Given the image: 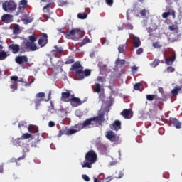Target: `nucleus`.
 I'll return each mask as SVG.
<instances>
[{"instance_id":"46","label":"nucleus","mask_w":182,"mask_h":182,"mask_svg":"<svg viewBox=\"0 0 182 182\" xmlns=\"http://www.w3.org/2000/svg\"><path fill=\"white\" fill-rule=\"evenodd\" d=\"M36 99H39V98H42V97H45V92H38L36 95Z\"/></svg>"},{"instance_id":"51","label":"nucleus","mask_w":182,"mask_h":182,"mask_svg":"<svg viewBox=\"0 0 182 182\" xmlns=\"http://www.w3.org/2000/svg\"><path fill=\"white\" fill-rule=\"evenodd\" d=\"M140 86H141V85L140 83H136L134 85V90H140Z\"/></svg>"},{"instance_id":"41","label":"nucleus","mask_w":182,"mask_h":182,"mask_svg":"<svg viewBox=\"0 0 182 182\" xmlns=\"http://www.w3.org/2000/svg\"><path fill=\"white\" fill-rule=\"evenodd\" d=\"M85 127H86V126L83 125V122H82V124H77L75 126V128L77 129L75 130H78V132H80V130H82V129H85Z\"/></svg>"},{"instance_id":"53","label":"nucleus","mask_w":182,"mask_h":182,"mask_svg":"<svg viewBox=\"0 0 182 182\" xmlns=\"http://www.w3.org/2000/svg\"><path fill=\"white\" fill-rule=\"evenodd\" d=\"M170 12L171 15L172 16V18L176 19V11H174V9H171Z\"/></svg>"},{"instance_id":"6","label":"nucleus","mask_w":182,"mask_h":182,"mask_svg":"<svg viewBox=\"0 0 182 182\" xmlns=\"http://www.w3.org/2000/svg\"><path fill=\"white\" fill-rule=\"evenodd\" d=\"M105 137L109 140V141H112V143H114L115 144H120L122 143L120 137L116 135L112 130L106 132Z\"/></svg>"},{"instance_id":"61","label":"nucleus","mask_w":182,"mask_h":182,"mask_svg":"<svg viewBox=\"0 0 182 182\" xmlns=\"http://www.w3.org/2000/svg\"><path fill=\"white\" fill-rule=\"evenodd\" d=\"M158 91L159 93H161V95H164V89L161 87L158 88Z\"/></svg>"},{"instance_id":"11","label":"nucleus","mask_w":182,"mask_h":182,"mask_svg":"<svg viewBox=\"0 0 182 182\" xmlns=\"http://www.w3.org/2000/svg\"><path fill=\"white\" fill-rule=\"evenodd\" d=\"M109 129L111 130H114L115 132H119L122 129V122L120 120H115L113 124L109 125Z\"/></svg>"},{"instance_id":"9","label":"nucleus","mask_w":182,"mask_h":182,"mask_svg":"<svg viewBox=\"0 0 182 182\" xmlns=\"http://www.w3.org/2000/svg\"><path fill=\"white\" fill-rule=\"evenodd\" d=\"M28 59L26 55H18L15 58V62L18 63V65H26L28 63Z\"/></svg>"},{"instance_id":"37","label":"nucleus","mask_w":182,"mask_h":182,"mask_svg":"<svg viewBox=\"0 0 182 182\" xmlns=\"http://www.w3.org/2000/svg\"><path fill=\"white\" fill-rule=\"evenodd\" d=\"M87 18V14L86 13H79L77 14L78 19H86Z\"/></svg>"},{"instance_id":"62","label":"nucleus","mask_w":182,"mask_h":182,"mask_svg":"<svg viewBox=\"0 0 182 182\" xmlns=\"http://www.w3.org/2000/svg\"><path fill=\"white\" fill-rule=\"evenodd\" d=\"M123 176H124V173H123V171H119V176H116V178H122V177H123Z\"/></svg>"},{"instance_id":"54","label":"nucleus","mask_w":182,"mask_h":182,"mask_svg":"<svg viewBox=\"0 0 182 182\" xmlns=\"http://www.w3.org/2000/svg\"><path fill=\"white\" fill-rule=\"evenodd\" d=\"M117 63H119V65H124L126 63V60H119V59H117L116 60Z\"/></svg>"},{"instance_id":"19","label":"nucleus","mask_w":182,"mask_h":182,"mask_svg":"<svg viewBox=\"0 0 182 182\" xmlns=\"http://www.w3.org/2000/svg\"><path fill=\"white\" fill-rule=\"evenodd\" d=\"M70 96V92L68 90H65V92H62L61 93V100L62 102H69L68 100V98Z\"/></svg>"},{"instance_id":"15","label":"nucleus","mask_w":182,"mask_h":182,"mask_svg":"<svg viewBox=\"0 0 182 182\" xmlns=\"http://www.w3.org/2000/svg\"><path fill=\"white\" fill-rule=\"evenodd\" d=\"M65 35L68 39H75V28L71 31L68 30L65 32Z\"/></svg>"},{"instance_id":"50","label":"nucleus","mask_w":182,"mask_h":182,"mask_svg":"<svg viewBox=\"0 0 182 182\" xmlns=\"http://www.w3.org/2000/svg\"><path fill=\"white\" fill-rule=\"evenodd\" d=\"M41 142V140L37 139L35 142L31 144V147H38V144Z\"/></svg>"},{"instance_id":"26","label":"nucleus","mask_w":182,"mask_h":182,"mask_svg":"<svg viewBox=\"0 0 182 182\" xmlns=\"http://www.w3.org/2000/svg\"><path fill=\"white\" fill-rule=\"evenodd\" d=\"M31 137H32V134L29 133H25L20 138H18V140H26L28 139H31Z\"/></svg>"},{"instance_id":"49","label":"nucleus","mask_w":182,"mask_h":182,"mask_svg":"<svg viewBox=\"0 0 182 182\" xmlns=\"http://www.w3.org/2000/svg\"><path fill=\"white\" fill-rule=\"evenodd\" d=\"M131 69H132V73L134 75V73H136V72L139 70V67H136V65H134L131 68Z\"/></svg>"},{"instance_id":"8","label":"nucleus","mask_w":182,"mask_h":182,"mask_svg":"<svg viewBox=\"0 0 182 182\" xmlns=\"http://www.w3.org/2000/svg\"><path fill=\"white\" fill-rule=\"evenodd\" d=\"M38 43L40 48H45L48 45V34L43 33L38 39Z\"/></svg>"},{"instance_id":"39","label":"nucleus","mask_w":182,"mask_h":182,"mask_svg":"<svg viewBox=\"0 0 182 182\" xmlns=\"http://www.w3.org/2000/svg\"><path fill=\"white\" fill-rule=\"evenodd\" d=\"M55 50L56 53H58L59 55H62L63 53V48L62 47H58V46H54Z\"/></svg>"},{"instance_id":"28","label":"nucleus","mask_w":182,"mask_h":182,"mask_svg":"<svg viewBox=\"0 0 182 182\" xmlns=\"http://www.w3.org/2000/svg\"><path fill=\"white\" fill-rule=\"evenodd\" d=\"M41 102H43V98L36 99L34 100L36 110H38V109H39V106H41Z\"/></svg>"},{"instance_id":"7","label":"nucleus","mask_w":182,"mask_h":182,"mask_svg":"<svg viewBox=\"0 0 182 182\" xmlns=\"http://www.w3.org/2000/svg\"><path fill=\"white\" fill-rule=\"evenodd\" d=\"M68 102H70L73 107H77V106H80L83 104V102L80 100V98L74 97L73 95H72V97L69 100Z\"/></svg>"},{"instance_id":"4","label":"nucleus","mask_w":182,"mask_h":182,"mask_svg":"<svg viewBox=\"0 0 182 182\" xmlns=\"http://www.w3.org/2000/svg\"><path fill=\"white\" fill-rule=\"evenodd\" d=\"M16 8H18V4L13 0L6 1L2 4V9L4 11L9 14L15 12Z\"/></svg>"},{"instance_id":"38","label":"nucleus","mask_w":182,"mask_h":182,"mask_svg":"<svg viewBox=\"0 0 182 182\" xmlns=\"http://www.w3.org/2000/svg\"><path fill=\"white\" fill-rule=\"evenodd\" d=\"M169 30H171L173 32H177V31H178V26L173 24L172 26H168Z\"/></svg>"},{"instance_id":"10","label":"nucleus","mask_w":182,"mask_h":182,"mask_svg":"<svg viewBox=\"0 0 182 182\" xmlns=\"http://www.w3.org/2000/svg\"><path fill=\"white\" fill-rule=\"evenodd\" d=\"M120 114L124 117V119H132V117H133L134 112L132 109H125L120 113Z\"/></svg>"},{"instance_id":"60","label":"nucleus","mask_w":182,"mask_h":182,"mask_svg":"<svg viewBox=\"0 0 182 182\" xmlns=\"http://www.w3.org/2000/svg\"><path fill=\"white\" fill-rule=\"evenodd\" d=\"M105 2L109 5V6H112V5H113V0H105Z\"/></svg>"},{"instance_id":"18","label":"nucleus","mask_w":182,"mask_h":182,"mask_svg":"<svg viewBox=\"0 0 182 182\" xmlns=\"http://www.w3.org/2000/svg\"><path fill=\"white\" fill-rule=\"evenodd\" d=\"M170 122L174 127H176V129H181V122L176 118H170Z\"/></svg>"},{"instance_id":"3","label":"nucleus","mask_w":182,"mask_h":182,"mask_svg":"<svg viewBox=\"0 0 182 182\" xmlns=\"http://www.w3.org/2000/svg\"><path fill=\"white\" fill-rule=\"evenodd\" d=\"M97 161V154L93 149L88 151L85 155V161L82 164V168H92V165Z\"/></svg>"},{"instance_id":"22","label":"nucleus","mask_w":182,"mask_h":182,"mask_svg":"<svg viewBox=\"0 0 182 182\" xmlns=\"http://www.w3.org/2000/svg\"><path fill=\"white\" fill-rule=\"evenodd\" d=\"M28 130L29 133H31V134H36L39 132V130L38 129V127L35 125H29L28 127Z\"/></svg>"},{"instance_id":"25","label":"nucleus","mask_w":182,"mask_h":182,"mask_svg":"<svg viewBox=\"0 0 182 182\" xmlns=\"http://www.w3.org/2000/svg\"><path fill=\"white\" fill-rule=\"evenodd\" d=\"M156 95H146V100H149V102H153V100H154V99H156V100H161V98H156Z\"/></svg>"},{"instance_id":"32","label":"nucleus","mask_w":182,"mask_h":182,"mask_svg":"<svg viewBox=\"0 0 182 182\" xmlns=\"http://www.w3.org/2000/svg\"><path fill=\"white\" fill-rule=\"evenodd\" d=\"M77 132H79V130H76V129H68L65 132V134L66 136H70L72 134H75V133H77Z\"/></svg>"},{"instance_id":"14","label":"nucleus","mask_w":182,"mask_h":182,"mask_svg":"<svg viewBox=\"0 0 182 182\" xmlns=\"http://www.w3.org/2000/svg\"><path fill=\"white\" fill-rule=\"evenodd\" d=\"M9 49L12 50V53H14V55H16V53H18L20 52L21 53V46L18 44H11L9 46Z\"/></svg>"},{"instance_id":"55","label":"nucleus","mask_w":182,"mask_h":182,"mask_svg":"<svg viewBox=\"0 0 182 182\" xmlns=\"http://www.w3.org/2000/svg\"><path fill=\"white\" fill-rule=\"evenodd\" d=\"M174 70H175V69L173 67L170 66V67L167 68V72H168V73H171L174 72Z\"/></svg>"},{"instance_id":"56","label":"nucleus","mask_w":182,"mask_h":182,"mask_svg":"<svg viewBox=\"0 0 182 182\" xmlns=\"http://www.w3.org/2000/svg\"><path fill=\"white\" fill-rule=\"evenodd\" d=\"M82 177L85 181H90V178H89L87 175H82Z\"/></svg>"},{"instance_id":"1","label":"nucleus","mask_w":182,"mask_h":182,"mask_svg":"<svg viewBox=\"0 0 182 182\" xmlns=\"http://www.w3.org/2000/svg\"><path fill=\"white\" fill-rule=\"evenodd\" d=\"M83 69L84 68L80 64V61H77L71 65L70 71L77 77V80H83V79L92 75V70L89 69L83 70Z\"/></svg>"},{"instance_id":"5","label":"nucleus","mask_w":182,"mask_h":182,"mask_svg":"<svg viewBox=\"0 0 182 182\" xmlns=\"http://www.w3.org/2000/svg\"><path fill=\"white\" fill-rule=\"evenodd\" d=\"M20 49L21 53H26V52H35V50H38V49L31 45V43H29V41L28 40L21 43Z\"/></svg>"},{"instance_id":"63","label":"nucleus","mask_w":182,"mask_h":182,"mask_svg":"<svg viewBox=\"0 0 182 182\" xmlns=\"http://www.w3.org/2000/svg\"><path fill=\"white\" fill-rule=\"evenodd\" d=\"M125 27L127 28V29L133 30V25L128 23L125 25Z\"/></svg>"},{"instance_id":"35","label":"nucleus","mask_w":182,"mask_h":182,"mask_svg":"<svg viewBox=\"0 0 182 182\" xmlns=\"http://www.w3.org/2000/svg\"><path fill=\"white\" fill-rule=\"evenodd\" d=\"M72 63H75V59L72 58V57H68L66 59L65 64V65H72Z\"/></svg>"},{"instance_id":"13","label":"nucleus","mask_w":182,"mask_h":182,"mask_svg":"<svg viewBox=\"0 0 182 182\" xmlns=\"http://www.w3.org/2000/svg\"><path fill=\"white\" fill-rule=\"evenodd\" d=\"M1 21L4 23H11V22H13L14 18L11 14H4L1 17Z\"/></svg>"},{"instance_id":"24","label":"nucleus","mask_w":182,"mask_h":182,"mask_svg":"<svg viewBox=\"0 0 182 182\" xmlns=\"http://www.w3.org/2000/svg\"><path fill=\"white\" fill-rule=\"evenodd\" d=\"M176 60V55H173L172 57L166 58H165V63L166 65H173V63Z\"/></svg>"},{"instance_id":"64","label":"nucleus","mask_w":182,"mask_h":182,"mask_svg":"<svg viewBox=\"0 0 182 182\" xmlns=\"http://www.w3.org/2000/svg\"><path fill=\"white\" fill-rule=\"evenodd\" d=\"M112 178L111 177H107L102 181V182H110L112 181Z\"/></svg>"},{"instance_id":"52","label":"nucleus","mask_w":182,"mask_h":182,"mask_svg":"<svg viewBox=\"0 0 182 182\" xmlns=\"http://www.w3.org/2000/svg\"><path fill=\"white\" fill-rule=\"evenodd\" d=\"M50 6H52V4H48L43 7V11H49L50 9Z\"/></svg>"},{"instance_id":"12","label":"nucleus","mask_w":182,"mask_h":182,"mask_svg":"<svg viewBox=\"0 0 182 182\" xmlns=\"http://www.w3.org/2000/svg\"><path fill=\"white\" fill-rule=\"evenodd\" d=\"M97 147L102 154H107L109 151V145L105 144H98Z\"/></svg>"},{"instance_id":"16","label":"nucleus","mask_w":182,"mask_h":182,"mask_svg":"<svg viewBox=\"0 0 182 182\" xmlns=\"http://www.w3.org/2000/svg\"><path fill=\"white\" fill-rule=\"evenodd\" d=\"M83 36H85V31H83V30H80L79 28H75V40L77 41V39H80V38H83Z\"/></svg>"},{"instance_id":"33","label":"nucleus","mask_w":182,"mask_h":182,"mask_svg":"<svg viewBox=\"0 0 182 182\" xmlns=\"http://www.w3.org/2000/svg\"><path fill=\"white\" fill-rule=\"evenodd\" d=\"M17 82H19L20 83H23V86H31V85L32 84V82H27L26 81L23 80V78H20L19 80H18Z\"/></svg>"},{"instance_id":"27","label":"nucleus","mask_w":182,"mask_h":182,"mask_svg":"<svg viewBox=\"0 0 182 182\" xmlns=\"http://www.w3.org/2000/svg\"><path fill=\"white\" fill-rule=\"evenodd\" d=\"M19 5H22V6H19V11L20 12H22V11H23V6H26V5H28V1L27 0H21Z\"/></svg>"},{"instance_id":"59","label":"nucleus","mask_w":182,"mask_h":182,"mask_svg":"<svg viewBox=\"0 0 182 182\" xmlns=\"http://www.w3.org/2000/svg\"><path fill=\"white\" fill-rule=\"evenodd\" d=\"M63 134H66V132L65 130H60L58 134V137L63 136Z\"/></svg>"},{"instance_id":"34","label":"nucleus","mask_w":182,"mask_h":182,"mask_svg":"<svg viewBox=\"0 0 182 182\" xmlns=\"http://www.w3.org/2000/svg\"><path fill=\"white\" fill-rule=\"evenodd\" d=\"M7 57H8V55L6 54V52L5 51L0 52V60H5V59H6Z\"/></svg>"},{"instance_id":"47","label":"nucleus","mask_w":182,"mask_h":182,"mask_svg":"<svg viewBox=\"0 0 182 182\" xmlns=\"http://www.w3.org/2000/svg\"><path fill=\"white\" fill-rule=\"evenodd\" d=\"M147 12H148V11L146 9H142L140 11L141 16H146V15H147Z\"/></svg>"},{"instance_id":"48","label":"nucleus","mask_w":182,"mask_h":182,"mask_svg":"<svg viewBox=\"0 0 182 182\" xmlns=\"http://www.w3.org/2000/svg\"><path fill=\"white\" fill-rule=\"evenodd\" d=\"M10 79H11V80H12L13 82H18V80L19 77H18V76H16V75H13V76H11V77H10Z\"/></svg>"},{"instance_id":"42","label":"nucleus","mask_w":182,"mask_h":182,"mask_svg":"<svg viewBox=\"0 0 182 182\" xmlns=\"http://www.w3.org/2000/svg\"><path fill=\"white\" fill-rule=\"evenodd\" d=\"M160 65V60L159 59H155L151 63V66L152 68H156V66H159Z\"/></svg>"},{"instance_id":"43","label":"nucleus","mask_w":182,"mask_h":182,"mask_svg":"<svg viewBox=\"0 0 182 182\" xmlns=\"http://www.w3.org/2000/svg\"><path fill=\"white\" fill-rule=\"evenodd\" d=\"M11 89L13 90H18V82H11V85H10Z\"/></svg>"},{"instance_id":"45","label":"nucleus","mask_w":182,"mask_h":182,"mask_svg":"<svg viewBox=\"0 0 182 182\" xmlns=\"http://www.w3.org/2000/svg\"><path fill=\"white\" fill-rule=\"evenodd\" d=\"M163 46H161V44H160V43L159 42H155L153 43V47L155 49H160L161 48H162Z\"/></svg>"},{"instance_id":"2","label":"nucleus","mask_w":182,"mask_h":182,"mask_svg":"<svg viewBox=\"0 0 182 182\" xmlns=\"http://www.w3.org/2000/svg\"><path fill=\"white\" fill-rule=\"evenodd\" d=\"M105 113H101L98 116L83 121V125L85 127L92 129L93 127H97V126H102V123H105Z\"/></svg>"},{"instance_id":"21","label":"nucleus","mask_w":182,"mask_h":182,"mask_svg":"<svg viewBox=\"0 0 182 182\" xmlns=\"http://www.w3.org/2000/svg\"><path fill=\"white\" fill-rule=\"evenodd\" d=\"M92 90L95 93H100L102 90V85L99 83H95L92 85Z\"/></svg>"},{"instance_id":"29","label":"nucleus","mask_w":182,"mask_h":182,"mask_svg":"<svg viewBox=\"0 0 182 182\" xmlns=\"http://www.w3.org/2000/svg\"><path fill=\"white\" fill-rule=\"evenodd\" d=\"M180 90H181V87L180 86L176 87L174 89L171 90V93L173 96H177Z\"/></svg>"},{"instance_id":"36","label":"nucleus","mask_w":182,"mask_h":182,"mask_svg":"<svg viewBox=\"0 0 182 182\" xmlns=\"http://www.w3.org/2000/svg\"><path fill=\"white\" fill-rule=\"evenodd\" d=\"M24 159H25V156L18 157L17 159L15 158H13L9 161L10 163H16V164L18 166V160H23Z\"/></svg>"},{"instance_id":"57","label":"nucleus","mask_w":182,"mask_h":182,"mask_svg":"<svg viewBox=\"0 0 182 182\" xmlns=\"http://www.w3.org/2000/svg\"><path fill=\"white\" fill-rule=\"evenodd\" d=\"M51 55L52 56H54V58H58V53L56 52L55 50H51Z\"/></svg>"},{"instance_id":"30","label":"nucleus","mask_w":182,"mask_h":182,"mask_svg":"<svg viewBox=\"0 0 182 182\" xmlns=\"http://www.w3.org/2000/svg\"><path fill=\"white\" fill-rule=\"evenodd\" d=\"M20 31H21V28H19V25L16 24L13 27V33H14V35H18Z\"/></svg>"},{"instance_id":"44","label":"nucleus","mask_w":182,"mask_h":182,"mask_svg":"<svg viewBox=\"0 0 182 182\" xmlns=\"http://www.w3.org/2000/svg\"><path fill=\"white\" fill-rule=\"evenodd\" d=\"M170 15H171V12H170V11L164 12L162 14V18L164 19H167V18H168V16H170Z\"/></svg>"},{"instance_id":"40","label":"nucleus","mask_w":182,"mask_h":182,"mask_svg":"<svg viewBox=\"0 0 182 182\" xmlns=\"http://www.w3.org/2000/svg\"><path fill=\"white\" fill-rule=\"evenodd\" d=\"M126 46L124 45H119L118 47L119 53H124Z\"/></svg>"},{"instance_id":"23","label":"nucleus","mask_w":182,"mask_h":182,"mask_svg":"<svg viewBox=\"0 0 182 182\" xmlns=\"http://www.w3.org/2000/svg\"><path fill=\"white\" fill-rule=\"evenodd\" d=\"M91 41L89 38V37L86 36L81 43H78L79 48H82V46H85V45H87V43H90Z\"/></svg>"},{"instance_id":"58","label":"nucleus","mask_w":182,"mask_h":182,"mask_svg":"<svg viewBox=\"0 0 182 182\" xmlns=\"http://www.w3.org/2000/svg\"><path fill=\"white\" fill-rule=\"evenodd\" d=\"M143 48H139L136 50V55H141V53H143Z\"/></svg>"},{"instance_id":"31","label":"nucleus","mask_w":182,"mask_h":182,"mask_svg":"<svg viewBox=\"0 0 182 182\" xmlns=\"http://www.w3.org/2000/svg\"><path fill=\"white\" fill-rule=\"evenodd\" d=\"M33 21V17L30 16V17H26V18L23 19V22L25 25H28V23H32Z\"/></svg>"},{"instance_id":"17","label":"nucleus","mask_w":182,"mask_h":182,"mask_svg":"<svg viewBox=\"0 0 182 182\" xmlns=\"http://www.w3.org/2000/svg\"><path fill=\"white\" fill-rule=\"evenodd\" d=\"M36 39H37V38H36V36L35 34H33V35L28 36L29 43H31V45L33 47L36 48L37 50H38L40 48L38 47V46H36V43H35V41H36Z\"/></svg>"},{"instance_id":"20","label":"nucleus","mask_w":182,"mask_h":182,"mask_svg":"<svg viewBox=\"0 0 182 182\" xmlns=\"http://www.w3.org/2000/svg\"><path fill=\"white\" fill-rule=\"evenodd\" d=\"M132 40L134 48H140V46H141V41H140V38L134 36L132 37Z\"/></svg>"}]
</instances>
